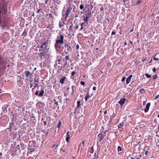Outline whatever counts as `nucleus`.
Segmentation results:
<instances>
[{
	"label": "nucleus",
	"mask_w": 159,
	"mask_h": 159,
	"mask_svg": "<svg viewBox=\"0 0 159 159\" xmlns=\"http://www.w3.org/2000/svg\"><path fill=\"white\" fill-rule=\"evenodd\" d=\"M48 47L47 46V43L45 42L40 47V56L43 57H46V54L48 52Z\"/></svg>",
	"instance_id": "obj_1"
},
{
	"label": "nucleus",
	"mask_w": 159,
	"mask_h": 159,
	"mask_svg": "<svg viewBox=\"0 0 159 159\" xmlns=\"http://www.w3.org/2000/svg\"><path fill=\"white\" fill-rule=\"evenodd\" d=\"M66 6L67 10H75L76 9L75 6L70 3V2L66 4Z\"/></svg>",
	"instance_id": "obj_2"
},
{
	"label": "nucleus",
	"mask_w": 159,
	"mask_h": 159,
	"mask_svg": "<svg viewBox=\"0 0 159 159\" xmlns=\"http://www.w3.org/2000/svg\"><path fill=\"white\" fill-rule=\"evenodd\" d=\"M70 11H65L63 12L62 13V16L63 18H64L65 21L67 20L66 18L69 16L70 12Z\"/></svg>",
	"instance_id": "obj_3"
},
{
	"label": "nucleus",
	"mask_w": 159,
	"mask_h": 159,
	"mask_svg": "<svg viewBox=\"0 0 159 159\" xmlns=\"http://www.w3.org/2000/svg\"><path fill=\"white\" fill-rule=\"evenodd\" d=\"M63 39H64L63 36L62 35H61L60 36V39L56 40V43H59L63 44L64 43Z\"/></svg>",
	"instance_id": "obj_4"
},
{
	"label": "nucleus",
	"mask_w": 159,
	"mask_h": 159,
	"mask_svg": "<svg viewBox=\"0 0 159 159\" xmlns=\"http://www.w3.org/2000/svg\"><path fill=\"white\" fill-rule=\"evenodd\" d=\"M150 106V103H147V104L146 105V107L144 109V111L145 112H147L149 110V107Z\"/></svg>",
	"instance_id": "obj_5"
},
{
	"label": "nucleus",
	"mask_w": 159,
	"mask_h": 159,
	"mask_svg": "<svg viewBox=\"0 0 159 159\" xmlns=\"http://www.w3.org/2000/svg\"><path fill=\"white\" fill-rule=\"evenodd\" d=\"M126 99L125 98H122L120 100L118 103L121 105H122L124 103Z\"/></svg>",
	"instance_id": "obj_6"
},
{
	"label": "nucleus",
	"mask_w": 159,
	"mask_h": 159,
	"mask_svg": "<svg viewBox=\"0 0 159 159\" xmlns=\"http://www.w3.org/2000/svg\"><path fill=\"white\" fill-rule=\"evenodd\" d=\"M70 138V135L69 134V132L68 131L66 133V140L67 143L69 142V139Z\"/></svg>",
	"instance_id": "obj_7"
},
{
	"label": "nucleus",
	"mask_w": 159,
	"mask_h": 159,
	"mask_svg": "<svg viewBox=\"0 0 159 159\" xmlns=\"http://www.w3.org/2000/svg\"><path fill=\"white\" fill-rule=\"evenodd\" d=\"M133 77L132 75H130L126 79V83L127 84H128L131 80V78Z\"/></svg>",
	"instance_id": "obj_8"
},
{
	"label": "nucleus",
	"mask_w": 159,
	"mask_h": 159,
	"mask_svg": "<svg viewBox=\"0 0 159 159\" xmlns=\"http://www.w3.org/2000/svg\"><path fill=\"white\" fill-rule=\"evenodd\" d=\"M25 74L26 78H28L31 75V74L29 71H26Z\"/></svg>",
	"instance_id": "obj_9"
},
{
	"label": "nucleus",
	"mask_w": 159,
	"mask_h": 159,
	"mask_svg": "<svg viewBox=\"0 0 159 159\" xmlns=\"http://www.w3.org/2000/svg\"><path fill=\"white\" fill-rule=\"evenodd\" d=\"M83 17L84 18L83 20H84V23H86L87 24L88 23V19L89 17L85 16H83Z\"/></svg>",
	"instance_id": "obj_10"
},
{
	"label": "nucleus",
	"mask_w": 159,
	"mask_h": 159,
	"mask_svg": "<svg viewBox=\"0 0 159 159\" xmlns=\"http://www.w3.org/2000/svg\"><path fill=\"white\" fill-rule=\"evenodd\" d=\"M66 23L64 21H62V22L60 21L59 23V26L60 28L63 26V25L65 24Z\"/></svg>",
	"instance_id": "obj_11"
},
{
	"label": "nucleus",
	"mask_w": 159,
	"mask_h": 159,
	"mask_svg": "<svg viewBox=\"0 0 159 159\" xmlns=\"http://www.w3.org/2000/svg\"><path fill=\"white\" fill-rule=\"evenodd\" d=\"M66 79V77H63L60 80V82L61 84H64V81Z\"/></svg>",
	"instance_id": "obj_12"
},
{
	"label": "nucleus",
	"mask_w": 159,
	"mask_h": 159,
	"mask_svg": "<svg viewBox=\"0 0 159 159\" xmlns=\"http://www.w3.org/2000/svg\"><path fill=\"white\" fill-rule=\"evenodd\" d=\"M86 15H85V16H87L89 18L92 16L91 11H90L88 12L87 13V12H86Z\"/></svg>",
	"instance_id": "obj_13"
},
{
	"label": "nucleus",
	"mask_w": 159,
	"mask_h": 159,
	"mask_svg": "<svg viewBox=\"0 0 159 159\" xmlns=\"http://www.w3.org/2000/svg\"><path fill=\"white\" fill-rule=\"evenodd\" d=\"M99 137L98 141L99 142H101L102 140V139L103 136L102 134H99L98 135Z\"/></svg>",
	"instance_id": "obj_14"
},
{
	"label": "nucleus",
	"mask_w": 159,
	"mask_h": 159,
	"mask_svg": "<svg viewBox=\"0 0 159 159\" xmlns=\"http://www.w3.org/2000/svg\"><path fill=\"white\" fill-rule=\"evenodd\" d=\"M49 0H40V2H42L40 3V4L43 5V4H44L45 3H47L48 1Z\"/></svg>",
	"instance_id": "obj_15"
},
{
	"label": "nucleus",
	"mask_w": 159,
	"mask_h": 159,
	"mask_svg": "<svg viewBox=\"0 0 159 159\" xmlns=\"http://www.w3.org/2000/svg\"><path fill=\"white\" fill-rule=\"evenodd\" d=\"M90 97V96L89 95V92H88L86 96L85 99L86 101H87L88 99V98H89Z\"/></svg>",
	"instance_id": "obj_16"
},
{
	"label": "nucleus",
	"mask_w": 159,
	"mask_h": 159,
	"mask_svg": "<svg viewBox=\"0 0 159 159\" xmlns=\"http://www.w3.org/2000/svg\"><path fill=\"white\" fill-rule=\"evenodd\" d=\"M124 125V123L122 122V123H120L118 125V127L120 128H121V126H122Z\"/></svg>",
	"instance_id": "obj_17"
},
{
	"label": "nucleus",
	"mask_w": 159,
	"mask_h": 159,
	"mask_svg": "<svg viewBox=\"0 0 159 159\" xmlns=\"http://www.w3.org/2000/svg\"><path fill=\"white\" fill-rule=\"evenodd\" d=\"M43 123L44 125H46V121H44L43 119H42V120H41V123L42 124H43Z\"/></svg>",
	"instance_id": "obj_18"
},
{
	"label": "nucleus",
	"mask_w": 159,
	"mask_h": 159,
	"mask_svg": "<svg viewBox=\"0 0 159 159\" xmlns=\"http://www.w3.org/2000/svg\"><path fill=\"white\" fill-rule=\"evenodd\" d=\"M139 92L141 93H145V91L143 89H142L140 90Z\"/></svg>",
	"instance_id": "obj_19"
},
{
	"label": "nucleus",
	"mask_w": 159,
	"mask_h": 159,
	"mask_svg": "<svg viewBox=\"0 0 159 159\" xmlns=\"http://www.w3.org/2000/svg\"><path fill=\"white\" fill-rule=\"evenodd\" d=\"M38 81H37L35 80L34 84L36 87H39L38 84Z\"/></svg>",
	"instance_id": "obj_20"
},
{
	"label": "nucleus",
	"mask_w": 159,
	"mask_h": 159,
	"mask_svg": "<svg viewBox=\"0 0 159 159\" xmlns=\"http://www.w3.org/2000/svg\"><path fill=\"white\" fill-rule=\"evenodd\" d=\"M80 148L81 150H82L84 148V145H83L82 146L81 145V144H80Z\"/></svg>",
	"instance_id": "obj_21"
},
{
	"label": "nucleus",
	"mask_w": 159,
	"mask_h": 159,
	"mask_svg": "<svg viewBox=\"0 0 159 159\" xmlns=\"http://www.w3.org/2000/svg\"><path fill=\"white\" fill-rule=\"evenodd\" d=\"M27 34V32L25 30L24 32L22 34V35H23L24 36H25Z\"/></svg>",
	"instance_id": "obj_22"
},
{
	"label": "nucleus",
	"mask_w": 159,
	"mask_h": 159,
	"mask_svg": "<svg viewBox=\"0 0 159 159\" xmlns=\"http://www.w3.org/2000/svg\"><path fill=\"white\" fill-rule=\"evenodd\" d=\"M157 75H153V77L152 79V80H154L155 79H157Z\"/></svg>",
	"instance_id": "obj_23"
},
{
	"label": "nucleus",
	"mask_w": 159,
	"mask_h": 159,
	"mask_svg": "<svg viewBox=\"0 0 159 159\" xmlns=\"http://www.w3.org/2000/svg\"><path fill=\"white\" fill-rule=\"evenodd\" d=\"M65 147V145H64L63 146V147L61 149H60V150H61L62 151H63L64 152H65V151H66V150L65 149H63V147Z\"/></svg>",
	"instance_id": "obj_24"
},
{
	"label": "nucleus",
	"mask_w": 159,
	"mask_h": 159,
	"mask_svg": "<svg viewBox=\"0 0 159 159\" xmlns=\"http://www.w3.org/2000/svg\"><path fill=\"white\" fill-rule=\"evenodd\" d=\"M145 75L148 78H150L151 77V75H149L147 73L145 74Z\"/></svg>",
	"instance_id": "obj_25"
},
{
	"label": "nucleus",
	"mask_w": 159,
	"mask_h": 159,
	"mask_svg": "<svg viewBox=\"0 0 159 159\" xmlns=\"http://www.w3.org/2000/svg\"><path fill=\"white\" fill-rule=\"evenodd\" d=\"M122 150V148L120 147V146H118V151L119 152V151H121Z\"/></svg>",
	"instance_id": "obj_26"
},
{
	"label": "nucleus",
	"mask_w": 159,
	"mask_h": 159,
	"mask_svg": "<svg viewBox=\"0 0 159 159\" xmlns=\"http://www.w3.org/2000/svg\"><path fill=\"white\" fill-rule=\"evenodd\" d=\"M44 93V91L43 90H41L40 92V96H41L43 95V94Z\"/></svg>",
	"instance_id": "obj_27"
},
{
	"label": "nucleus",
	"mask_w": 159,
	"mask_h": 159,
	"mask_svg": "<svg viewBox=\"0 0 159 159\" xmlns=\"http://www.w3.org/2000/svg\"><path fill=\"white\" fill-rule=\"evenodd\" d=\"M71 47L70 46H68V47H67V51H69L71 49Z\"/></svg>",
	"instance_id": "obj_28"
},
{
	"label": "nucleus",
	"mask_w": 159,
	"mask_h": 159,
	"mask_svg": "<svg viewBox=\"0 0 159 159\" xmlns=\"http://www.w3.org/2000/svg\"><path fill=\"white\" fill-rule=\"evenodd\" d=\"M61 125V122L60 121H59V123L58 124V127H60Z\"/></svg>",
	"instance_id": "obj_29"
},
{
	"label": "nucleus",
	"mask_w": 159,
	"mask_h": 159,
	"mask_svg": "<svg viewBox=\"0 0 159 159\" xmlns=\"http://www.w3.org/2000/svg\"><path fill=\"white\" fill-rule=\"evenodd\" d=\"M80 9H82L84 8V6L83 5H81L80 6Z\"/></svg>",
	"instance_id": "obj_30"
},
{
	"label": "nucleus",
	"mask_w": 159,
	"mask_h": 159,
	"mask_svg": "<svg viewBox=\"0 0 159 159\" xmlns=\"http://www.w3.org/2000/svg\"><path fill=\"white\" fill-rule=\"evenodd\" d=\"M75 71H72L71 73V75L73 76V75H75Z\"/></svg>",
	"instance_id": "obj_31"
},
{
	"label": "nucleus",
	"mask_w": 159,
	"mask_h": 159,
	"mask_svg": "<svg viewBox=\"0 0 159 159\" xmlns=\"http://www.w3.org/2000/svg\"><path fill=\"white\" fill-rule=\"evenodd\" d=\"M125 76L123 77L121 81L122 82L124 81L125 80Z\"/></svg>",
	"instance_id": "obj_32"
},
{
	"label": "nucleus",
	"mask_w": 159,
	"mask_h": 159,
	"mask_svg": "<svg viewBox=\"0 0 159 159\" xmlns=\"http://www.w3.org/2000/svg\"><path fill=\"white\" fill-rule=\"evenodd\" d=\"M80 84H81V85H84L85 84V83L83 81H81L80 82Z\"/></svg>",
	"instance_id": "obj_33"
},
{
	"label": "nucleus",
	"mask_w": 159,
	"mask_h": 159,
	"mask_svg": "<svg viewBox=\"0 0 159 159\" xmlns=\"http://www.w3.org/2000/svg\"><path fill=\"white\" fill-rule=\"evenodd\" d=\"M69 46L66 43H65V44L64 45V46L65 47V48H66L67 47H68V46Z\"/></svg>",
	"instance_id": "obj_34"
},
{
	"label": "nucleus",
	"mask_w": 159,
	"mask_h": 159,
	"mask_svg": "<svg viewBox=\"0 0 159 159\" xmlns=\"http://www.w3.org/2000/svg\"><path fill=\"white\" fill-rule=\"evenodd\" d=\"M153 59L154 60H156V61H157L159 60V58H156L155 57H154L153 58Z\"/></svg>",
	"instance_id": "obj_35"
},
{
	"label": "nucleus",
	"mask_w": 159,
	"mask_h": 159,
	"mask_svg": "<svg viewBox=\"0 0 159 159\" xmlns=\"http://www.w3.org/2000/svg\"><path fill=\"white\" fill-rule=\"evenodd\" d=\"M69 58V57L68 56H66L65 57V59L66 60H68Z\"/></svg>",
	"instance_id": "obj_36"
},
{
	"label": "nucleus",
	"mask_w": 159,
	"mask_h": 159,
	"mask_svg": "<svg viewBox=\"0 0 159 159\" xmlns=\"http://www.w3.org/2000/svg\"><path fill=\"white\" fill-rule=\"evenodd\" d=\"M67 63V62L66 61H65L64 63V64L63 65V67H64L66 66V65Z\"/></svg>",
	"instance_id": "obj_37"
},
{
	"label": "nucleus",
	"mask_w": 159,
	"mask_h": 159,
	"mask_svg": "<svg viewBox=\"0 0 159 159\" xmlns=\"http://www.w3.org/2000/svg\"><path fill=\"white\" fill-rule=\"evenodd\" d=\"M159 98V95H157L156 97L155 98V99H157V98Z\"/></svg>",
	"instance_id": "obj_38"
},
{
	"label": "nucleus",
	"mask_w": 159,
	"mask_h": 159,
	"mask_svg": "<svg viewBox=\"0 0 159 159\" xmlns=\"http://www.w3.org/2000/svg\"><path fill=\"white\" fill-rule=\"evenodd\" d=\"M77 104L79 105H80V102L79 101H78L77 102Z\"/></svg>",
	"instance_id": "obj_39"
},
{
	"label": "nucleus",
	"mask_w": 159,
	"mask_h": 159,
	"mask_svg": "<svg viewBox=\"0 0 159 159\" xmlns=\"http://www.w3.org/2000/svg\"><path fill=\"white\" fill-rule=\"evenodd\" d=\"M74 86H72V93H73L74 92Z\"/></svg>",
	"instance_id": "obj_40"
},
{
	"label": "nucleus",
	"mask_w": 159,
	"mask_h": 159,
	"mask_svg": "<svg viewBox=\"0 0 159 159\" xmlns=\"http://www.w3.org/2000/svg\"><path fill=\"white\" fill-rule=\"evenodd\" d=\"M81 107L80 106V105H78L77 107H76V108H80Z\"/></svg>",
	"instance_id": "obj_41"
},
{
	"label": "nucleus",
	"mask_w": 159,
	"mask_h": 159,
	"mask_svg": "<svg viewBox=\"0 0 159 159\" xmlns=\"http://www.w3.org/2000/svg\"><path fill=\"white\" fill-rule=\"evenodd\" d=\"M111 34L112 35H115V33L114 31H112L111 33Z\"/></svg>",
	"instance_id": "obj_42"
},
{
	"label": "nucleus",
	"mask_w": 159,
	"mask_h": 159,
	"mask_svg": "<svg viewBox=\"0 0 159 159\" xmlns=\"http://www.w3.org/2000/svg\"><path fill=\"white\" fill-rule=\"evenodd\" d=\"M148 151H145V154L146 155H147V154H148Z\"/></svg>",
	"instance_id": "obj_43"
},
{
	"label": "nucleus",
	"mask_w": 159,
	"mask_h": 159,
	"mask_svg": "<svg viewBox=\"0 0 159 159\" xmlns=\"http://www.w3.org/2000/svg\"><path fill=\"white\" fill-rule=\"evenodd\" d=\"M96 87L94 86V87H93V89L94 90H96Z\"/></svg>",
	"instance_id": "obj_44"
},
{
	"label": "nucleus",
	"mask_w": 159,
	"mask_h": 159,
	"mask_svg": "<svg viewBox=\"0 0 159 159\" xmlns=\"http://www.w3.org/2000/svg\"><path fill=\"white\" fill-rule=\"evenodd\" d=\"M79 49V45L77 44L76 45V49Z\"/></svg>",
	"instance_id": "obj_45"
},
{
	"label": "nucleus",
	"mask_w": 159,
	"mask_h": 159,
	"mask_svg": "<svg viewBox=\"0 0 159 159\" xmlns=\"http://www.w3.org/2000/svg\"><path fill=\"white\" fill-rule=\"evenodd\" d=\"M39 91H36V92L35 93V94L36 95H37L38 94V92H39Z\"/></svg>",
	"instance_id": "obj_46"
},
{
	"label": "nucleus",
	"mask_w": 159,
	"mask_h": 159,
	"mask_svg": "<svg viewBox=\"0 0 159 159\" xmlns=\"http://www.w3.org/2000/svg\"><path fill=\"white\" fill-rule=\"evenodd\" d=\"M152 71L153 72H155L156 71V69L155 68H153V69L152 70Z\"/></svg>",
	"instance_id": "obj_47"
},
{
	"label": "nucleus",
	"mask_w": 159,
	"mask_h": 159,
	"mask_svg": "<svg viewBox=\"0 0 159 159\" xmlns=\"http://www.w3.org/2000/svg\"><path fill=\"white\" fill-rule=\"evenodd\" d=\"M30 152H31L30 153H31V152L34 150H31V148L30 149Z\"/></svg>",
	"instance_id": "obj_48"
},
{
	"label": "nucleus",
	"mask_w": 159,
	"mask_h": 159,
	"mask_svg": "<svg viewBox=\"0 0 159 159\" xmlns=\"http://www.w3.org/2000/svg\"><path fill=\"white\" fill-rule=\"evenodd\" d=\"M141 2V1H140V0H138V1L137 2V3H139Z\"/></svg>",
	"instance_id": "obj_49"
},
{
	"label": "nucleus",
	"mask_w": 159,
	"mask_h": 159,
	"mask_svg": "<svg viewBox=\"0 0 159 159\" xmlns=\"http://www.w3.org/2000/svg\"><path fill=\"white\" fill-rule=\"evenodd\" d=\"M55 104L57 106L58 105V102H55Z\"/></svg>",
	"instance_id": "obj_50"
},
{
	"label": "nucleus",
	"mask_w": 159,
	"mask_h": 159,
	"mask_svg": "<svg viewBox=\"0 0 159 159\" xmlns=\"http://www.w3.org/2000/svg\"><path fill=\"white\" fill-rule=\"evenodd\" d=\"M84 143H85L84 141H83L82 142V145H84Z\"/></svg>",
	"instance_id": "obj_51"
},
{
	"label": "nucleus",
	"mask_w": 159,
	"mask_h": 159,
	"mask_svg": "<svg viewBox=\"0 0 159 159\" xmlns=\"http://www.w3.org/2000/svg\"><path fill=\"white\" fill-rule=\"evenodd\" d=\"M58 144L56 146V148H55V149L58 148Z\"/></svg>",
	"instance_id": "obj_52"
},
{
	"label": "nucleus",
	"mask_w": 159,
	"mask_h": 159,
	"mask_svg": "<svg viewBox=\"0 0 159 159\" xmlns=\"http://www.w3.org/2000/svg\"><path fill=\"white\" fill-rule=\"evenodd\" d=\"M84 22L82 23L81 24V26H83V25L84 24Z\"/></svg>",
	"instance_id": "obj_53"
},
{
	"label": "nucleus",
	"mask_w": 159,
	"mask_h": 159,
	"mask_svg": "<svg viewBox=\"0 0 159 159\" xmlns=\"http://www.w3.org/2000/svg\"><path fill=\"white\" fill-rule=\"evenodd\" d=\"M78 27H79V26H77L75 27V28H76V29H78Z\"/></svg>",
	"instance_id": "obj_54"
},
{
	"label": "nucleus",
	"mask_w": 159,
	"mask_h": 159,
	"mask_svg": "<svg viewBox=\"0 0 159 159\" xmlns=\"http://www.w3.org/2000/svg\"><path fill=\"white\" fill-rule=\"evenodd\" d=\"M83 29V27L82 26H81V30H82Z\"/></svg>",
	"instance_id": "obj_55"
},
{
	"label": "nucleus",
	"mask_w": 159,
	"mask_h": 159,
	"mask_svg": "<svg viewBox=\"0 0 159 159\" xmlns=\"http://www.w3.org/2000/svg\"><path fill=\"white\" fill-rule=\"evenodd\" d=\"M107 113V111H105L104 112V114H106V113Z\"/></svg>",
	"instance_id": "obj_56"
},
{
	"label": "nucleus",
	"mask_w": 159,
	"mask_h": 159,
	"mask_svg": "<svg viewBox=\"0 0 159 159\" xmlns=\"http://www.w3.org/2000/svg\"><path fill=\"white\" fill-rule=\"evenodd\" d=\"M145 102L144 101L143 102V105H145Z\"/></svg>",
	"instance_id": "obj_57"
},
{
	"label": "nucleus",
	"mask_w": 159,
	"mask_h": 159,
	"mask_svg": "<svg viewBox=\"0 0 159 159\" xmlns=\"http://www.w3.org/2000/svg\"><path fill=\"white\" fill-rule=\"evenodd\" d=\"M127 44V43H126V42H125V45H126Z\"/></svg>",
	"instance_id": "obj_58"
},
{
	"label": "nucleus",
	"mask_w": 159,
	"mask_h": 159,
	"mask_svg": "<svg viewBox=\"0 0 159 159\" xmlns=\"http://www.w3.org/2000/svg\"><path fill=\"white\" fill-rule=\"evenodd\" d=\"M131 159H134V158L132 157H131Z\"/></svg>",
	"instance_id": "obj_59"
},
{
	"label": "nucleus",
	"mask_w": 159,
	"mask_h": 159,
	"mask_svg": "<svg viewBox=\"0 0 159 159\" xmlns=\"http://www.w3.org/2000/svg\"><path fill=\"white\" fill-rule=\"evenodd\" d=\"M53 101H54L55 102H57L56 101V100L55 99H54V100H53Z\"/></svg>",
	"instance_id": "obj_60"
},
{
	"label": "nucleus",
	"mask_w": 159,
	"mask_h": 159,
	"mask_svg": "<svg viewBox=\"0 0 159 159\" xmlns=\"http://www.w3.org/2000/svg\"><path fill=\"white\" fill-rule=\"evenodd\" d=\"M125 1H126V0H123V2H125Z\"/></svg>",
	"instance_id": "obj_61"
},
{
	"label": "nucleus",
	"mask_w": 159,
	"mask_h": 159,
	"mask_svg": "<svg viewBox=\"0 0 159 159\" xmlns=\"http://www.w3.org/2000/svg\"><path fill=\"white\" fill-rule=\"evenodd\" d=\"M98 48H96V50H98Z\"/></svg>",
	"instance_id": "obj_62"
},
{
	"label": "nucleus",
	"mask_w": 159,
	"mask_h": 159,
	"mask_svg": "<svg viewBox=\"0 0 159 159\" xmlns=\"http://www.w3.org/2000/svg\"><path fill=\"white\" fill-rule=\"evenodd\" d=\"M142 60H143V62L145 60V59H144V60L142 59Z\"/></svg>",
	"instance_id": "obj_63"
},
{
	"label": "nucleus",
	"mask_w": 159,
	"mask_h": 159,
	"mask_svg": "<svg viewBox=\"0 0 159 159\" xmlns=\"http://www.w3.org/2000/svg\"><path fill=\"white\" fill-rule=\"evenodd\" d=\"M158 129L159 130V124L158 126Z\"/></svg>",
	"instance_id": "obj_64"
}]
</instances>
